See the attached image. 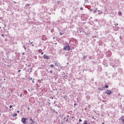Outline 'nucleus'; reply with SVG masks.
I'll use <instances>...</instances> for the list:
<instances>
[{
    "label": "nucleus",
    "instance_id": "f257e3e1",
    "mask_svg": "<svg viewBox=\"0 0 124 124\" xmlns=\"http://www.w3.org/2000/svg\"><path fill=\"white\" fill-rule=\"evenodd\" d=\"M63 50H65V51H70L71 50V48H70V46H69V45L68 44H66V46H63Z\"/></svg>",
    "mask_w": 124,
    "mask_h": 124
},
{
    "label": "nucleus",
    "instance_id": "f03ea898",
    "mask_svg": "<svg viewBox=\"0 0 124 124\" xmlns=\"http://www.w3.org/2000/svg\"><path fill=\"white\" fill-rule=\"evenodd\" d=\"M29 120V118H24V117H22L21 118V122L22 123V124H27V120Z\"/></svg>",
    "mask_w": 124,
    "mask_h": 124
},
{
    "label": "nucleus",
    "instance_id": "7ed1b4c3",
    "mask_svg": "<svg viewBox=\"0 0 124 124\" xmlns=\"http://www.w3.org/2000/svg\"><path fill=\"white\" fill-rule=\"evenodd\" d=\"M44 60H50L49 56H47L46 54H44L43 56Z\"/></svg>",
    "mask_w": 124,
    "mask_h": 124
},
{
    "label": "nucleus",
    "instance_id": "20e7f679",
    "mask_svg": "<svg viewBox=\"0 0 124 124\" xmlns=\"http://www.w3.org/2000/svg\"><path fill=\"white\" fill-rule=\"evenodd\" d=\"M105 93L108 94V95H111V94L113 93V92H111L110 90H107V92H105Z\"/></svg>",
    "mask_w": 124,
    "mask_h": 124
},
{
    "label": "nucleus",
    "instance_id": "39448f33",
    "mask_svg": "<svg viewBox=\"0 0 124 124\" xmlns=\"http://www.w3.org/2000/svg\"><path fill=\"white\" fill-rule=\"evenodd\" d=\"M47 39V37H46V36L45 35H42V40H44V41H45V40H46Z\"/></svg>",
    "mask_w": 124,
    "mask_h": 124
},
{
    "label": "nucleus",
    "instance_id": "423d86ee",
    "mask_svg": "<svg viewBox=\"0 0 124 124\" xmlns=\"http://www.w3.org/2000/svg\"><path fill=\"white\" fill-rule=\"evenodd\" d=\"M50 109L53 112V113H56V114H58V111H56L55 109H52V108H50Z\"/></svg>",
    "mask_w": 124,
    "mask_h": 124
},
{
    "label": "nucleus",
    "instance_id": "0eeeda50",
    "mask_svg": "<svg viewBox=\"0 0 124 124\" xmlns=\"http://www.w3.org/2000/svg\"><path fill=\"white\" fill-rule=\"evenodd\" d=\"M65 8H62V13H64V12H65Z\"/></svg>",
    "mask_w": 124,
    "mask_h": 124
},
{
    "label": "nucleus",
    "instance_id": "6e6552de",
    "mask_svg": "<svg viewBox=\"0 0 124 124\" xmlns=\"http://www.w3.org/2000/svg\"><path fill=\"white\" fill-rule=\"evenodd\" d=\"M123 117H124V116H122V117H121V120H122V124H124V119Z\"/></svg>",
    "mask_w": 124,
    "mask_h": 124
},
{
    "label": "nucleus",
    "instance_id": "1a4fd4ad",
    "mask_svg": "<svg viewBox=\"0 0 124 124\" xmlns=\"http://www.w3.org/2000/svg\"><path fill=\"white\" fill-rule=\"evenodd\" d=\"M118 14L119 16H122V15H123V13L121 11L119 12Z\"/></svg>",
    "mask_w": 124,
    "mask_h": 124
},
{
    "label": "nucleus",
    "instance_id": "9d476101",
    "mask_svg": "<svg viewBox=\"0 0 124 124\" xmlns=\"http://www.w3.org/2000/svg\"><path fill=\"white\" fill-rule=\"evenodd\" d=\"M28 71L29 72H30V73H31V72H32V68H31L30 70H28Z\"/></svg>",
    "mask_w": 124,
    "mask_h": 124
},
{
    "label": "nucleus",
    "instance_id": "9b49d317",
    "mask_svg": "<svg viewBox=\"0 0 124 124\" xmlns=\"http://www.w3.org/2000/svg\"><path fill=\"white\" fill-rule=\"evenodd\" d=\"M17 113H14L12 115V117H17Z\"/></svg>",
    "mask_w": 124,
    "mask_h": 124
},
{
    "label": "nucleus",
    "instance_id": "f8f14e48",
    "mask_svg": "<svg viewBox=\"0 0 124 124\" xmlns=\"http://www.w3.org/2000/svg\"><path fill=\"white\" fill-rule=\"evenodd\" d=\"M66 122L68 123V124H70V121L68 120V118H67Z\"/></svg>",
    "mask_w": 124,
    "mask_h": 124
},
{
    "label": "nucleus",
    "instance_id": "ddd939ff",
    "mask_svg": "<svg viewBox=\"0 0 124 124\" xmlns=\"http://www.w3.org/2000/svg\"><path fill=\"white\" fill-rule=\"evenodd\" d=\"M121 95H121V94L118 93V94L117 95V96H118L117 98H119V97H120V98H122L121 97Z\"/></svg>",
    "mask_w": 124,
    "mask_h": 124
},
{
    "label": "nucleus",
    "instance_id": "4468645a",
    "mask_svg": "<svg viewBox=\"0 0 124 124\" xmlns=\"http://www.w3.org/2000/svg\"><path fill=\"white\" fill-rule=\"evenodd\" d=\"M50 67H53V68H54V67H55V65H54V64H51V65H50Z\"/></svg>",
    "mask_w": 124,
    "mask_h": 124
},
{
    "label": "nucleus",
    "instance_id": "2eb2a0df",
    "mask_svg": "<svg viewBox=\"0 0 124 124\" xmlns=\"http://www.w3.org/2000/svg\"><path fill=\"white\" fill-rule=\"evenodd\" d=\"M38 53H41L43 52L42 49H39L38 50Z\"/></svg>",
    "mask_w": 124,
    "mask_h": 124
},
{
    "label": "nucleus",
    "instance_id": "dca6fc26",
    "mask_svg": "<svg viewBox=\"0 0 124 124\" xmlns=\"http://www.w3.org/2000/svg\"><path fill=\"white\" fill-rule=\"evenodd\" d=\"M22 47H23V48H24V49H25V51H26V46H25V45H23V46H22Z\"/></svg>",
    "mask_w": 124,
    "mask_h": 124
},
{
    "label": "nucleus",
    "instance_id": "f3484780",
    "mask_svg": "<svg viewBox=\"0 0 124 124\" xmlns=\"http://www.w3.org/2000/svg\"><path fill=\"white\" fill-rule=\"evenodd\" d=\"M93 12L94 14L96 13V12H97V8H96L95 10L93 11Z\"/></svg>",
    "mask_w": 124,
    "mask_h": 124
},
{
    "label": "nucleus",
    "instance_id": "a211bd4d",
    "mask_svg": "<svg viewBox=\"0 0 124 124\" xmlns=\"http://www.w3.org/2000/svg\"><path fill=\"white\" fill-rule=\"evenodd\" d=\"M92 119H94V121H95V120L96 119V116H95V118H94V116H93L92 117Z\"/></svg>",
    "mask_w": 124,
    "mask_h": 124
},
{
    "label": "nucleus",
    "instance_id": "6ab92c4d",
    "mask_svg": "<svg viewBox=\"0 0 124 124\" xmlns=\"http://www.w3.org/2000/svg\"><path fill=\"white\" fill-rule=\"evenodd\" d=\"M88 57V55H84L83 57V60H85L86 58H87Z\"/></svg>",
    "mask_w": 124,
    "mask_h": 124
},
{
    "label": "nucleus",
    "instance_id": "aec40b11",
    "mask_svg": "<svg viewBox=\"0 0 124 124\" xmlns=\"http://www.w3.org/2000/svg\"><path fill=\"white\" fill-rule=\"evenodd\" d=\"M35 124V122H34V121H33L31 122V123L30 124Z\"/></svg>",
    "mask_w": 124,
    "mask_h": 124
},
{
    "label": "nucleus",
    "instance_id": "412c9836",
    "mask_svg": "<svg viewBox=\"0 0 124 124\" xmlns=\"http://www.w3.org/2000/svg\"><path fill=\"white\" fill-rule=\"evenodd\" d=\"M105 88H106V89H107V88H109V86H108V85H106L105 86Z\"/></svg>",
    "mask_w": 124,
    "mask_h": 124
},
{
    "label": "nucleus",
    "instance_id": "4be33fe9",
    "mask_svg": "<svg viewBox=\"0 0 124 124\" xmlns=\"http://www.w3.org/2000/svg\"><path fill=\"white\" fill-rule=\"evenodd\" d=\"M63 98H67V96H66V95H63Z\"/></svg>",
    "mask_w": 124,
    "mask_h": 124
},
{
    "label": "nucleus",
    "instance_id": "5701e85b",
    "mask_svg": "<svg viewBox=\"0 0 124 124\" xmlns=\"http://www.w3.org/2000/svg\"><path fill=\"white\" fill-rule=\"evenodd\" d=\"M60 35H62L63 34V33H62V32H60L59 33Z\"/></svg>",
    "mask_w": 124,
    "mask_h": 124
},
{
    "label": "nucleus",
    "instance_id": "b1692460",
    "mask_svg": "<svg viewBox=\"0 0 124 124\" xmlns=\"http://www.w3.org/2000/svg\"><path fill=\"white\" fill-rule=\"evenodd\" d=\"M98 90H99L100 91H103V88H98Z\"/></svg>",
    "mask_w": 124,
    "mask_h": 124
},
{
    "label": "nucleus",
    "instance_id": "393cba45",
    "mask_svg": "<svg viewBox=\"0 0 124 124\" xmlns=\"http://www.w3.org/2000/svg\"><path fill=\"white\" fill-rule=\"evenodd\" d=\"M30 5H31L29 3H27L26 5V6H30Z\"/></svg>",
    "mask_w": 124,
    "mask_h": 124
},
{
    "label": "nucleus",
    "instance_id": "a878e982",
    "mask_svg": "<svg viewBox=\"0 0 124 124\" xmlns=\"http://www.w3.org/2000/svg\"><path fill=\"white\" fill-rule=\"evenodd\" d=\"M51 32H52V33L54 32V29L51 30Z\"/></svg>",
    "mask_w": 124,
    "mask_h": 124
},
{
    "label": "nucleus",
    "instance_id": "bb28decb",
    "mask_svg": "<svg viewBox=\"0 0 124 124\" xmlns=\"http://www.w3.org/2000/svg\"><path fill=\"white\" fill-rule=\"evenodd\" d=\"M34 58H35V60H37V56H34Z\"/></svg>",
    "mask_w": 124,
    "mask_h": 124
},
{
    "label": "nucleus",
    "instance_id": "cd10ccee",
    "mask_svg": "<svg viewBox=\"0 0 124 124\" xmlns=\"http://www.w3.org/2000/svg\"><path fill=\"white\" fill-rule=\"evenodd\" d=\"M30 121H31V122H33V120H32V118H30Z\"/></svg>",
    "mask_w": 124,
    "mask_h": 124
},
{
    "label": "nucleus",
    "instance_id": "c85d7f7f",
    "mask_svg": "<svg viewBox=\"0 0 124 124\" xmlns=\"http://www.w3.org/2000/svg\"><path fill=\"white\" fill-rule=\"evenodd\" d=\"M12 107H13V106H12V105H10L9 108H10V109H11V108H12Z\"/></svg>",
    "mask_w": 124,
    "mask_h": 124
},
{
    "label": "nucleus",
    "instance_id": "c756f323",
    "mask_svg": "<svg viewBox=\"0 0 124 124\" xmlns=\"http://www.w3.org/2000/svg\"><path fill=\"white\" fill-rule=\"evenodd\" d=\"M103 63V64H104V65H105L106 66H108V65H106V64H105V63Z\"/></svg>",
    "mask_w": 124,
    "mask_h": 124
},
{
    "label": "nucleus",
    "instance_id": "7c9ffc66",
    "mask_svg": "<svg viewBox=\"0 0 124 124\" xmlns=\"http://www.w3.org/2000/svg\"><path fill=\"white\" fill-rule=\"evenodd\" d=\"M60 3H61V1H58L57 2V4H60Z\"/></svg>",
    "mask_w": 124,
    "mask_h": 124
},
{
    "label": "nucleus",
    "instance_id": "2f4dec72",
    "mask_svg": "<svg viewBox=\"0 0 124 124\" xmlns=\"http://www.w3.org/2000/svg\"><path fill=\"white\" fill-rule=\"evenodd\" d=\"M90 108H91V105H88V108L90 109Z\"/></svg>",
    "mask_w": 124,
    "mask_h": 124
},
{
    "label": "nucleus",
    "instance_id": "473e14b6",
    "mask_svg": "<svg viewBox=\"0 0 124 124\" xmlns=\"http://www.w3.org/2000/svg\"><path fill=\"white\" fill-rule=\"evenodd\" d=\"M55 65L58 66V63L55 62Z\"/></svg>",
    "mask_w": 124,
    "mask_h": 124
},
{
    "label": "nucleus",
    "instance_id": "72a5a7b5",
    "mask_svg": "<svg viewBox=\"0 0 124 124\" xmlns=\"http://www.w3.org/2000/svg\"><path fill=\"white\" fill-rule=\"evenodd\" d=\"M29 80H32V78H29Z\"/></svg>",
    "mask_w": 124,
    "mask_h": 124
},
{
    "label": "nucleus",
    "instance_id": "f704fd0d",
    "mask_svg": "<svg viewBox=\"0 0 124 124\" xmlns=\"http://www.w3.org/2000/svg\"><path fill=\"white\" fill-rule=\"evenodd\" d=\"M34 79H33L32 80V83H35V82H34Z\"/></svg>",
    "mask_w": 124,
    "mask_h": 124
},
{
    "label": "nucleus",
    "instance_id": "c9c22d12",
    "mask_svg": "<svg viewBox=\"0 0 124 124\" xmlns=\"http://www.w3.org/2000/svg\"><path fill=\"white\" fill-rule=\"evenodd\" d=\"M41 55H43L44 54V52H43V51H42V52H41Z\"/></svg>",
    "mask_w": 124,
    "mask_h": 124
},
{
    "label": "nucleus",
    "instance_id": "e433bc0d",
    "mask_svg": "<svg viewBox=\"0 0 124 124\" xmlns=\"http://www.w3.org/2000/svg\"><path fill=\"white\" fill-rule=\"evenodd\" d=\"M90 11L91 12H92V11H93V9H90Z\"/></svg>",
    "mask_w": 124,
    "mask_h": 124
},
{
    "label": "nucleus",
    "instance_id": "4c0bfd02",
    "mask_svg": "<svg viewBox=\"0 0 124 124\" xmlns=\"http://www.w3.org/2000/svg\"><path fill=\"white\" fill-rule=\"evenodd\" d=\"M115 26H119V24L116 23V24H115Z\"/></svg>",
    "mask_w": 124,
    "mask_h": 124
},
{
    "label": "nucleus",
    "instance_id": "58836bf2",
    "mask_svg": "<svg viewBox=\"0 0 124 124\" xmlns=\"http://www.w3.org/2000/svg\"><path fill=\"white\" fill-rule=\"evenodd\" d=\"M102 13V12H100V13H98V14L100 15V14H101Z\"/></svg>",
    "mask_w": 124,
    "mask_h": 124
},
{
    "label": "nucleus",
    "instance_id": "ea45409f",
    "mask_svg": "<svg viewBox=\"0 0 124 124\" xmlns=\"http://www.w3.org/2000/svg\"><path fill=\"white\" fill-rule=\"evenodd\" d=\"M80 10H83V7H80Z\"/></svg>",
    "mask_w": 124,
    "mask_h": 124
},
{
    "label": "nucleus",
    "instance_id": "a19ab883",
    "mask_svg": "<svg viewBox=\"0 0 124 124\" xmlns=\"http://www.w3.org/2000/svg\"><path fill=\"white\" fill-rule=\"evenodd\" d=\"M1 36H2V37H4V34H2Z\"/></svg>",
    "mask_w": 124,
    "mask_h": 124
},
{
    "label": "nucleus",
    "instance_id": "79ce46f5",
    "mask_svg": "<svg viewBox=\"0 0 124 124\" xmlns=\"http://www.w3.org/2000/svg\"><path fill=\"white\" fill-rule=\"evenodd\" d=\"M79 122H82V119H79Z\"/></svg>",
    "mask_w": 124,
    "mask_h": 124
},
{
    "label": "nucleus",
    "instance_id": "37998d69",
    "mask_svg": "<svg viewBox=\"0 0 124 124\" xmlns=\"http://www.w3.org/2000/svg\"><path fill=\"white\" fill-rule=\"evenodd\" d=\"M16 112L17 113H20V110H17Z\"/></svg>",
    "mask_w": 124,
    "mask_h": 124
},
{
    "label": "nucleus",
    "instance_id": "c03bdc74",
    "mask_svg": "<svg viewBox=\"0 0 124 124\" xmlns=\"http://www.w3.org/2000/svg\"><path fill=\"white\" fill-rule=\"evenodd\" d=\"M8 67H9V66H11V65H7Z\"/></svg>",
    "mask_w": 124,
    "mask_h": 124
},
{
    "label": "nucleus",
    "instance_id": "a18cd8bd",
    "mask_svg": "<svg viewBox=\"0 0 124 124\" xmlns=\"http://www.w3.org/2000/svg\"><path fill=\"white\" fill-rule=\"evenodd\" d=\"M49 72H50V73H53V71H50Z\"/></svg>",
    "mask_w": 124,
    "mask_h": 124
},
{
    "label": "nucleus",
    "instance_id": "49530a36",
    "mask_svg": "<svg viewBox=\"0 0 124 124\" xmlns=\"http://www.w3.org/2000/svg\"><path fill=\"white\" fill-rule=\"evenodd\" d=\"M18 73H20L21 72V70H19L18 71Z\"/></svg>",
    "mask_w": 124,
    "mask_h": 124
},
{
    "label": "nucleus",
    "instance_id": "de8ad7c7",
    "mask_svg": "<svg viewBox=\"0 0 124 124\" xmlns=\"http://www.w3.org/2000/svg\"><path fill=\"white\" fill-rule=\"evenodd\" d=\"M124 97V95H121V97Z\"/></svg>",
    "mask_w": 124,
    "mask_h": 124
},
{
    "label": "nucleus",
    "instance_id": "09e8293b",
    "mask_svg": "<svg viewBox=\"0 0 124 124\" xmlns=\"http://www.w3.org/2000/svg\"><path fill=\"white\" fill-rule=\"evenodd\" d=\"M56 102H57V101H54V104H56Z\"/></svg>",
    "mask_w": 124,
    "mask_h": 124
},
{
    "label": "nucleus",
    "instance_id": "8fccbe9b",
    "mask_svg": "<svg viewBox=\"0 0 124 124\" xmlns=\"http://www.w3.org/2000/svg\"><path fill=\"white\" fill-rule=\"evenodd\" d=\"M22 94H20V97H22Z\"/></svg>",
    "mask_w": 124,
    "mask_h": 124
},
{
    "label": "nucleus",
    "instance_id": "3c124183",
    "mask_svg": "<svg viewBox=\"0 0 124 124\" xmlns=\"http://www.w3.org/2000/svg\"><path fill=\"white\" fill-rule=\"evenodd\" d=\"M27 109H28L29 110L31 109V108H30V107L27 108Z\"/></svg>",
    "mask_w": 124,
    "mask_h": 124
},
{
    "label": "nucleus",
    "instance_id": "603ef678",
    "mask_svg": "<svg viewBox=\"0 0 124 124\" xmlns=\"http://www.w3.org/2000/svg\"><path fill=\"white\" fill-rule=\"evenodd\" d=\"M24 55H25V52H23V53H22V56H24Z\"/></svg>",
    "mask_w": 124,
    "mask_h": 124
},
{
    "label": "nucleus",
    "instance_id": "864d4df0",
    "mask_svg": "<svg viewBox=\"0 0 124 124\" xmlns=\"http://www.w3.org/2000/svg\"><path fill=\"white\" fill-rule=\"evenodd\" d=\"M5 41H8L7 39H5Z\"/></svg>",
    "mask_w": 124,
    "mask_h": 124
},
{
    "label": "nucleus",
    "instance_id": "5fc2aeb1",
    "mask_svg": "<svg viewBox=\"0 0 124 124\" xmlns=\"http://www.w3.org/2000/svg\"><path fill=\"white\" fill-rule=\"evenodd\" d=\"M77 105V104H74V106H76Z\"/></svg>",
    "mask_w": 124,
    "mask_h": 124
},
{
    "label": "nucleus",
    "instance_id": "6e6d98bb",
    "mask_svg": "<svg viewBox=\"0 0 124 124\" xmlns=\"http://www.w3.org/2000/svg\"><path fill=\"white\" fill-rule=\"evenodd\" d=\"M70 118H72V119H74V117H71V116H70Z\"/></svg>",
    "mask_w": 124,
    "mask_h": 124
},
{
    "label": "nucleus",
    "instance_id": "4d7b16f0",
    "mask_svg": "<svg viewBox=\"0 0 124 124\" xmlns=\"http://www.w3.org/2000/svg\"><path fill=\"white\" fill-rule=\"evenodd\" d=\"M13 3H17V2H16V1H14Z\"/></svg>",
    "mask_w": 124,
    "mask_h": 124
},
{
    "label": "nucleus",
    "instance_id": "13d9d810",
    "mask_svg": "<svg viewBox=\"0 0 124 124\" xmlns=\"http://www.w3.org/2000/svg\"><path fill=\"white\" fill-rule=\"evenodd\" d=\"M4 28H6V24L4 25Z\"/></svg>",
    "mask_w": 124,
    "mask_h": 124
},
{
    "label": "nucleus",
    "instance_id": "bf43d9fd",
    "mask_svg": "<svg viewBox=\"0 0 124 124\" xmlns=\"http://www.w3.org/2000/svg\"><path fill=\"white\" fill-rule=\"evenodd\" d=\"M67 118H69V115H67Z\"/></svg>",
    "mask_w": 124,
    "mask_h": 124
},
{
    "label": "nucleus",
    "instance_id": "052dcab7",
    "mask_svg": "<svg viewBox=\"0 0 124 124\" xmlns=\"http://www.w3.org/2000/svg\"><path fill=\"white\" fill-rule=\"evenodd\" d=\"M55 106H57L58 107H59V106L57 104H55Z\"/></svg>",
    "mask_w": 124,
    "mask_h": 124
},
{
    "label": "nucleus",
    "instance_id": "680f3d73",
    "mask_svg": "<svg viewBox=\"0 0 124 124\" xmlns=\"http://www.w3.org/2000/svg\"><path fill=\"white\" fill-rule=\"evenodd\" d=\"M121 120H122V119H121V118H119V121H121Z\"/></svg>",
    "mask_w": 124,
    "mask_h": 124
},
{
    "label": "nucleus",
    "instance_id": "e2e57ef3",
    "mask_svg": "<svg viewBox=\"0 0 124 124\" xmlns=\"http://www.w3.org/2000/svg\"><path fill=\"white\" fill-rule=\"evenodd\" d=\"M31 46H32V47H33V46H34V45L32 44V45H31Z\"/></svg>",
    "mask_w": 124,
    "mask_h": 124
},
{
    "label": "nucleus",
    "instance_id": "0e129e2a",
    "mask_svg": "<svg viewBox=\"0 0 124 124\" xmlns=\"http://www.w3.org/2000/svg\"><path fill=\"white\" fill-rule=\"evenodd\" d=\"M2 61H3V60H4V58H2Z\"/></svg>",
    "mask_w": 124,
    "mask_h": 124
},
{
    "label": "nucleus",
    "instance_id": "69168bd1",
    "mask_svg": "<svg viewBox=\"0 0 124 124\" xmlns=\"http://www.w3.org/2000/svg\"><path fill=\"white\" fill-rule=\"evenodd\" d=\"M31 44L32 45V42L31 43Z\"/></svg>",
    "mask_w": 124,
    "mask_h": 124
},
{
    "label": "nucleus",
    "instance_id": "338daca9",
    "mask_svg": "<svg viewBox=\"0 0 124 124\" xmlns=\"http://www.w3.org/2000/svg\"><path fill=\"white\" fill-rule=\"evenodd\" d=\"M123 110H124V107H123Z\"/></svg>",
    "mask_w": 124,
    "mask_h": 124
},
{
    "label": "nucleus",
    "instance_id": "774afa93",
    "mask_svg": "<svg viewBox=\"0 0 124 124\" xmlns=\"http://www.w3.org/2000/svg\"><path fill=\"white\" fill-rule=\"evenodd\" d=\"M102 124H104V123H102Z\"/></svg>",
    "mask_w": 124,
    "mask_h": 124
}]
</instances>
